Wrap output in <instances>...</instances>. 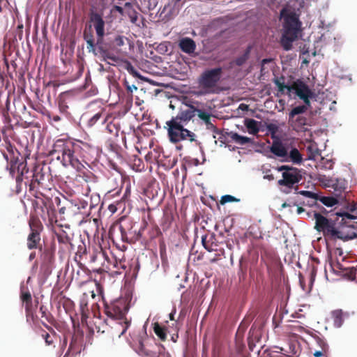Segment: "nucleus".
I'll return each mask as SVG.
<instances>
[{
  "instance_id": "f257e3e1",
  "label": "nucleus",
  "mask_w": 357,
  "mask_h": 357,
  "mask_svg": "<svg viewBox=\"0 0 357 357\" xmlns=\"http://www.w3.org/2000/svg\"><path fill=\"white\" fill-rule=\"evenodd\" d=\"M92 147L81 140L67 138L59 139L54 142L49 155L60 161L63 166H71L78 172V176L85 182L93 181V174L82 163L87 159Z\"/></svg>"
},
{
  "instance_id": "f03ea898",
  "label": "nucleus",
  "mask_w": 357,
  "mask_h": 357,
  "mask_svg": "<svg viewBox=\"0 0 357 357\" xmlns=\"http://www.w3.org/2000/svg\"><path fill=\"white\" fill-rule=\"evenodd\" d=\"M337 218L335 220L328 219L319 213L314 212L315 229L318 231H322L324 236L330 240L341 239L344 234L343 225L345 220H356L357 216L347 212L337 213Z\"/></svg>"
},
{
  "instance_id": "7ed1b4c3",
  "label": "nucleus",
  "mask_w": 357,
  "mask_h": 357,
  "mask_svg": "<svg viewBox=\"0 0 357 357\" xmlns=\"http://www.w3.org/2000/svg\"><path fill=\"white\" fill-rule=\"evenodd\" d=\"M33 195L36 197L31 202L36 214L33 216L40 217L43 220L48 219L51 225L57 224L58 220L55 205L61 206V199L59 197H55L53 199L45 196L43 193L37 192Z\"/></svg>"
},
{
  "instance_id": "20e7f679",
  "label": "nucleus",
  "mask_w": 357,
  "mask_h": 357,
  "mask_svg": "<svg viewBox=\"0 0 357 357\" xmlns=\"http://www.w3.org/2000/svg\"><path fill=\"white\" fill-rule=\"evenodd\" d=\"M302 23L295 13H290L284 17L283 29L280 44L284 50L292 48V43L298 38L302 31Z\"/></svg>"
},
{
  "instance_id": "39448f33",
  "label": "nucleus",
  "mask_w": 357,
  "mask_h": 357,
  "mask_svg": "<svg viewBox=\"0 0 357 357\" xmlns=\"http://www.w3.org/2000/svg\"><path fill=\"white\" fill-rule=\"evenodd\" d=\"M166 125L168 137L172 143L176 144L184 140H188L190 142L196 141V135L185 128V124L171 119L166 122Z\"/></svg>"
},
{
  "instance_id": "423d86ee",
  "label": "nucleus",
  "mask_w": 357,
  "mask_h": 357,
  "mask_svg": "<svg viewBox=\"0 0 357 357\" xmlns=\"http://www.w3.org/2000/svg\"><path fill=\"white\" fill-rule=\"evenodd\" d=\"M222 73V68H215L206 70L199 78V85L204 90L205 93H213L215 92L218 82Z\"/></svg>"
},
{
  "instance_id": "0eeeda50",
  "label": "nucleus",
  "mask_w": 357,
  "mask_h": 357,
  "mask_svg": "<svg viewBox=\"0 0 357 357\" xmlns=\"http://www.w3.org/2000/svg\"><path fill=\"white\" fill-rule=\"evenodd\" d=\"M277 170L282 172V178L278 182L280 186L293 188L303 179V169L289 165H282L278 167Z\"/></svg>"
},
{
  "instance_id": "6e6552de",
  "label": "nucleus",
  "mask_w": 357,
  "mask_h": 357,
  "mask_svg": "<svg viewBox=\"0 0 357 357\" xmlns=\"http://www.w3.org/2000/svg\"><path fill=\"white\" fill-rule=\"evenodd\" d=\"M30 233L27 236L26 245L29 250H42L40 234L43 230V226L39 218L31 216L29 220Z\"/></svg>"
},
{
  "instance_id": "1a4fd4ad",
  "label": "nucleus",
  "mask_w": 357,
  "mask_h": 357,
  "mask_svg": "<svg viewBox=\"0 0 357 357\" xmlns=\"http://www.w3.org/2000/svg\"><path fill=\"white\" fill-rule=\"evenodd\" d=\"M128 310V305L124 298H119L110 303H105V313L113 319H123Z\"/></svg>"
},
{
  "instance_id": "9d476101",
  "label": "nucleus",
  "mask_w": 357,
  "mask_h": 357,
  "mask_svg": "<svg viewBox=\"0 0 357 357\" xmlns=\"http://www.w3.org/2000/svg\"><path fill=\"white\" fill-rule=\"evenodd\" d=\"M89 113H93L91 116L88 120V126L90 127L96 125L98 121H100L102 124L105 123L109 118V114L107 111L106 107L102 106L99 102H93L89 106Z\"/></svg>"
},
{
  "instance_id": "9b49d317",
  "label": "nucleus",
  "mask_w": 357,
  "mask_h": 357,
  "mask_svg": "<svg viewBox=\"0 0 357 357\" xmlns=\"http://www.w3.org/2000/svg\"><path fill=\"white\" fill-rule=\"evenodd\" d=\"M133 227L134 225L131 221L124 222L119 225L121 238L123 242L131 243L140 238V232L137 233L136 230H133Z\"/></svg>"
},
{
  "instance_id": "f8f14e48",
  "label": "nucleus",
  "mask_w": 357,
  "mask_h": 357,
  "mask_svg": "<svg viewBox=\"0 0 357 357\" xmlns=\"http://www.w3.org/2000/svg\"><path fill=\"white\" fill-rule=\"evenodd\" d=\"M185 108L180 109L178 114L172 119L179 123L187 125L193 118L197 115L199 107L192 104H185Z\"/></svg>"
},
{
  "instance_id": "ddd939ff",
  "label": "nucleus",
  "mask_w": 357,
  "mask_h": 357,
  "mask_svg": "<svg viewBox=\"0 0 357 357\" xmlns=\"http://www.w3.org/2000/svg\"><path fill=\"white\" fill-rule=\"evenodd\" d=\"M49 175H47L43 172V168L40 167H35L33 169V174L32 176V180L29 184V191H34L38 188H45V181L48 179Z\"/></svg>"
},
{
  "instance_id": "4468645a",
  "label": "nucleus",
  "mask_w": 357,
  "mask_h": 357,
  "mask_svg": "<svg viewBox=\"0 0 357 357\" xmlns=\"http://www.w3.org/2000/svg\"><path fill=\"white\" fill-rule=\"evenodd\" d=\"M314 345L312 348L314 349L312 353L314 357H328L329 355V346L327 342L319 336L314 337Z\"/></svg>"
},
{
  "instance_id": "2eb2a0df",
  "label": "nucleus",
  "mask_w": 357,
  "mask_h": 357,
  "mask_svg": "<svg viewBox=\"0 0 357 357\" xmlns=\"http://www.w3.org/2000/svg\"><path fill=\"white\" fill-rule=\"evenodd\" d=\"M41 268H45L46 271H49L55 260V247L51 246L50 248H45L43 252L41 255Z\"/></svg>"
},
{
  "instance_id": "dca6fc26",
  "label": "nucleus",
  "mask_w": 357,
  "mask_h": 357,
  "mask_svg": "<svg viewBox=\"0 0 357 357\" xmlns=\"http://www.w3.org/2000/svg\"><path fill=\"white\" fill-rule=\"evenodd\" d=\"M89 19L95 29L97 36H105V22L102 15L97 12H91Z\"/></svg>"
},
{
  "instance_id": "f3484780",
  "label": "nucleus",
  "mask_w": 357,
  "mask_h": 357,
  "mask_svg": "<svg viewBox=\"0 0 357 357\" xmlns=\"http://www.w3.org/2000/svg\"><path fill=\"white\" fill-rule=\"evenodd\" d=\"M291 89L300 99L305 98L306 96L314 95L309 86L301 79L294 82Z\"/></svg>"
},
{
  "instance_id": "a211bd4d",
  "label": "nucleus",
  "mask_w": 357,
  "mask_h": 357,
  "mask_svg": "<svg viewBox=\"0 0 357 357\" xmlns=\"http://www.w3.org/2000/svg\"><path fill=\"white\" fill-rule=\"evenodd\" d=\"M82 342L79 337L73 335L68 349L63 357H74L81 352Z\"/></svg>"
},
{
  "instance_id": "6ab92c4d",
  "label": "nucleus",
  "mask_w": 357,
  "mask_h": 357,
  "mask_svg": "<svg viewBox=\"0 0 357 357\" xmlns=\"http://www.w3.org/2000/svg\"><path fill=\"white\" fill-rule=\"evenodd\" d=\"M197 116L204 123L208 130L218 133V129L211 121L212 114L209 112L199 108Z\"/></svg>"
},
{
  "instance_id": "aec40b11",
  "label": "nucleus",
  "mask_w": 357,
  "mask_h": 357,
  "mask_svg": "<svg viewBox=\"0 0 357 357\" xmlns=\"http://www.w3.org/2000/svg\"><path fill=\"white\" fill-rule=\"evenodd\" d=\"M355 220H356L355 222L356 223V227L354 225H348L347 220H345L342 231L344 232V234H342L340 240L347 241L354 238H357V219H356Z\"/></svg>"
},
{
  "instance_id": "412c9836",
  "label": "nucleus",
  "mask_w": 357,
  "mask_h": 357,
  "mask_svg": "<svg viewBox=\"0 0 357 357\" xmlns=\"http://www.w3.org/2000/svg\"><path fill=\"white\" fill-rule=\"evenodd\" d=\"M178 47L182 52L191 54L195 52L196 49L195 42L190 38H183L179 40Z\"/></svg>"
},
{
  "instance_id": "4be33fe9",
  "label": "nucleus",
  "mask_w": 357,
  "mask_h": 357,
  "mask_svg": "<svg viewBox=\"0 0 357 357\" xmlns=\"http://www.w3.org/2000/svg\"><path fill=\"white\" fill-rule=\"evenodd\" d=\"M270 151L278 157L284 158L287 156V149L278 139L273 140Z\"/></svg>"
},
{
  "instance_id": "5701e85b",
  "label": "nucleus",
  "mask_w": 357,
  "mask_h": 357,
  "mask_svg": "<svg viewBox=\"0 0 357 357\" xmlns=\"http://www.w3.org/2000/svg\"><path fill=\"white\" fill-rule=\"evenodd\" d=\"M58 242L60 244L69 245L71 250L74 249V245L72 243V234H69L67 231L61 229L59 231L55 232Z\"/></svg>"
},
{
  "instance_id": "b1692460",
  "label": "nucleus",
  "mask_w": 357,
  "mask_h": 357,
  "mask_svg": "<svg viewBox=\"0 0 357 357\" xmlns=\"http://www.w3.org/2000/svg\"><path fill=\"white\" fill-rule=\"evenodd\" d=\"M202 242L204 248L208 252L217 250V247L218 245L214 234H211L209 236L206 235L202 236Z\"/></svg>"
},
{
  "instance_id": "393cba45",
  "label": "nucleus",
  "mask_w": 357,
  "mask_h": 357,
  "mask_svg": "<svg viewBox=\"0 0 357 357\" xmlns=\"http://www.w3.org/2000/svg\"><path fill=\"white\" fill-rule=\"evenodd\" d=\"M104 261L102 263V266L93 271L94 273L102 274L103 273H112V263L113 259L111 260L106 255V259H102Z\"/></svg>"
},
{
  "instance_id": "a878e982",
  "label": "nucleus",
  "mask_w": 357,
  "mask_h": 357,
  "mask_svg": "<svg viewBox=\"0 0 357 357\" xmlns=\"http://www.w3.org/2000/svg\"><path fill=\"white\" fill-rule=\"evenodd\" d=\"M126 268V261L125 259H119L116 257L113 259V263H112V273H111L112 275H119L121 274V270H125Z\"/></svg>"
},
{
  "instance_id": "bb28decb",
  "label": "nucleus",
  "mask_w": 357,
  "mask_h": 357,
  "mask_svg": "<svg viewBox=\"0 0 357 357\" xmlns=\"http://www.w3.org/2000/svg\"><path fill=\"white\" fill-rule=\"evenodd\" d=\"M284 77L282 76L280 78H276L274 79V83L278 88V91L280 92L282 94L288 93L289 94L292 89H291V85L289 86L285 84L284 83Z\"/></svg>"
},
{
  "instance_id": "cd10ccee",
  "label": "nucleus",
  "mask_w": 357,
  "mask_h": 357,
  "mask_svg": "<svg viewBox=\"0 0 357 357\" xmlns=\"http://www.w3.org/2000/svg\"><path fill=\"white\" fill-rule=\"evenodd\" d=\"M332 319L333 320V325L340 328L344 322V317L347 315L342 310H336L332 312Z\"/></svg>"
},
{
  "instance_id": "c85d7f7f",
  "label": "nucleus",
  "mask_w": 357,
  "mask_h": 357,
  "mask_svg": "<svg viewBox=\"0 0 357 357\" xmlns=\"http://www.w3.org/2000/svg\"><path fill=\"white\" fill-rule=\"evenodd\" d=\"M287 157L293 164L301 165L303 162V156L296 148L291 149Z\"/></svg>"
},
{
  "instance_id": "c756f323",
  "label": "nucleus",
  "mask_w": 357,
  "mask_h": 357,
  "mask_svg": "<svg viewBox=\"0 0 357 357\" xmlns=\"http://www.w3.org/2000/svg\"><path fill=\"white\" fill-rule=\"evenodd\" d=\"M84 39L86 43L89 52H92L93 54H96V45L93 33L91 31L88 32L85 29L84 31Z\"/></svg>"
},
{
  "instance_id": "7c9ffc66",
  "label": "nucleus",
  "mask_w": 357,
  "mask_h": 357,
  "mask_svg": "<svg viewBox=\"0 0 357 357\" xmlns=\"http://www.w3.org/2000/svg\"><path fill=\"white\" fill-rule=\"evenodd\" d=\"M259 123L253 119H247L245 120L244 124L250 134L256 135L259 132Z\"/></svg>"
},
{
  "instance_id": "2f4dec72",
  "label": "nucleus",
  "mask_w": 357,
  "mask_h": 357,
  "mask_svg": "<svg viewBox=\"0 0 357 357\" xmlns=\"http://www.w3.org/2000/svg\"><path fill=\"white\" fill-rule=\"evenodd\" d=\"M228 135L234 142L239 145H245L252 142L251 138L241 136L236 132H231L228 134Z\"/></svg>"
},
{
  "instance_id": "473e14b6",
  "label": "nucleus",
  "mask_w": 357,
  "mask_h": 357,
  "mask_svg": "<svg viewBox=\"0 0 357 357\" xmlns=\"http://www.w3.org/2000/svg\"><path fill=\"white\" fill-rule=\"evenodd\" d=\"M84 205L82 206L79 204L68 201V218L75 216L77 214L81 213V209L84 208Z\"/></svg>"
},
{
  "instance_id": "72a5a7b5",
  "label": "nucleus",
  "mask_w": 357,
  "mask_h": 357,
  "mask_svg": "<svg viewBox=\"0 0 357 357\" xmlns=\"http://www.w3.org/2000/svg\"><path fill=\"white\" fill-rule=\"evenodd\" d=\"M277 351L275 352L277 353H281L286 356L287 357H298V349H296L295 345L294 344H289V349L291 350L290 351H287L282 347H276Z\"/></svg>"
},
{
  "instance_id": "f704fd0d",
  "label": "nucleus",
  "mask_w": 357,
  "mask_h": 357,
  "mask_svg": "<svg viewBox=\"0 0 357 357\" xmlns=\"http://www.w3.org/2000/svg\"><path fill=\"white\" fill-rule=\"evenodd\" d=\"M149 341V340L147 338L144 339V340H139L138 349H139V353L142 355H144V356H147L152 355L153 351L149 348H148Z\"/></svg>"
},
{
  "instance_id": "c9c22d12",
  "label": "nucleus",
  "mask_w": 357,
  "mask_h": 357,
  "mask_svg": "<svg viewBox=\"0 0 357 357\" xmlns=\"http://www.w3.org/2000/svg\"><path fill=\"white\" fill-rule=\"evenodd\" d=\"M153 331L155 335L162 341L167 338V329L165 327L161 326L158 323L153 324Z\"/></svg>"
},
{
  "instance_id": "e433bc0d",
  "label": "nucleus",
  "mask_w": 357,
  "mask_h": 357,
  "mask_svg": "<svg viewBox=\"0 0 357 357\" xmlns=\"http://www.w3.org/2000/svg\"><path fill=\"white\" fill-rule=\"evenodd\" d=\"M251 49V46H248L245 50L244 53L236 59L234 62L236 66H241L246 62V61L249 59Z\"/></svg>"
},
{
  "instance_id": "4c0bfd02",
  "label": "nucleus",
  "mask_w": 357,
  "mask_h": 357,
  "mask_svg": "<svg viewBox=\"0 0 357 357\" xmlns=\"http://www.w3.org/2000/svg\"><path fill=\"white\" fill-rule=\"evenodd\" d=\"M307 110V107L305 105H299V106H297V107L293 108L291 109V111L290 112L289 115V122L290 121H293L294 117L296 115H298V114H303Z\"/></svg>"
},
{
  "instance_id": "58836bf2",
  "label": "nucleus",
  "mask_w": 357,
  "mask_h": 357,
  "mask_svg": "<svg viewBox=\"0 0 357 357\" xmlns=\"http://www.w3.org/2000/svg\"><path fill=\"white\" fill-rule=\"evenodd\" d=\"M318 200H319L322 204L328 207L333 206L338 203V199L336 197H333L319 196Z\"/></svg>"
},
{
  "instance_id": "ea45409f",
  "label": "nucleus",
  "mask_w": 357,
  "mask_h": 357,
  "mask_svg": "<svg viewBox=\"0 0 357 357\" xmlns=\"http://www.w3.org/2000/svg\"><path fill=\"white\" fill-rule=\"evenodd\" d=\"M104 36H97V40L96 43H95L96 49L97 48L99 52H104L105 50L108 48L104 42Z\"/></svg>"
},
{
  "instance_id": "a19ab883",
  "label": "nucleus",
  "mask_w": 357,
  "mask_h": 357,
  "mask_svg": "<svg viewBox=\"0 0 357 357\" xmlns=\"http://www.w3.org/2000/svg\"><path fill=\"white\" fill-rule=\"evenodd\" d=\"M357 273V268L352 266L344 269V275L350 280H354L356 278Z\"/></svg>"
},
{
  "instance_id": "79ce46f5",
  "label": "nucleus",
  "mask_w": 357,
  "mask_h": 357,
  "mask_svg": "<svg viewBox=\"0 0 357 357\" xmlns=\"http://www.w3.org/2000/svg\"><path fill=\"white\" fill-rule=\"evenodd\" d=\"M17 172L20 174V176H17V181L23 179L24 174L28 172V169L26 168V163L22 162L18 164L17 167Z\"/></svg>"
},
{
  "instance_id": "37998d69",
  "label": "nucleus",
  "mask_w": 357,
  "mask_h": 357,
  "mask_svg": "<svg viewBox=\"0 0 357 357\" xmlns=\"http://www.w3.org/2000/svg\"><path fill=\"white\" fill-rule=\"evenodd\" d=\"M333 162L332 160L326 159L324 158H321V160L319 162V166L321 169H331L333 167Z\"/></svg>"
},
{
  "instance_id": "c03bdc74",
  "label": "nucleus",
  "mask_w": 357,
  "mask_h": 357,
  "mask_svg": "<svg viewBox=\"0 0 357 357\" xmlns=\"http://www.w3.org/2000/svg\"><path fill=\"white\" fill-rule=\"evenodd\" d=\"M102 259H106V253L102 250L98 252H93L91 255V262H96L97 260H102Z\"/></svg>"
},
{
  "instance_id": "a18cd8bd",
  "label": "nucleus",
  "mask_w": 357,
  "mask_h": 357,
  "mask_svg": "<svg viewBox=\"0 0 357 357\" xmlns=\"http://www.w3.org/2000/svg\"><path fill=\"white\" fill-rule=\"evenodd\" d=\"M68 200L66 199L63 204L59 208V213L61 215V219H65V215L68 218Z\"/></svg>"
},
{
  "instance_id": "49530a36",
  "label": "nucleus",
  "mask_w": 357,
  "mask_h": 357,
  "mask_svg": "<svg viewBox=\"0 0 357 357\" xmlns=\"http://www.w3.org/2000/svg\"><path fill=\"white\" fill-rule=\"evenodd\" d=\"M43 338L45 341V344L48 346L52 345L54 342V340L56 339L55 334L54 335H50L47 332H44L43 334H42Z\"/></svg>"
},
{
  "instance_id": "de8ad7c7",
  "label": "nucleus",
  "mask_w": 357,
  "mask_h": 357,
  "mask_svg": "<svg viewBox=\"0 0 357 357\" xmlns=\"http://www.w3.org/2000/svg\"><path fill=\"white\" fill-rule=\"evenodd\" d=\"M334 190H335V195L337 197H343L342 196V193L345 190L344 183H340V186L338 183L333 185Z\"/></svg>"
},
{
  "instance_id": "09e8293b",
  "label": "nucleus",
  "mask_w": 357,
  "mask_h": 357,
  "mask_svg": "<svg viewBox=\"0 0 357 357\" xmlns=\"http://www.w3.org/2000/svg\"><path fill=\"white\" fill-rule=\"evenodd\" d=\"M128 16L129 17L130 22L132 23H137L138 20V13L136 11L135 8L128 10Z\"/></svg>"
},
{
  "instance_id": "8fccbe9b",
  "label": "nucleus",
  "mask_w": 357,
  "mask_h": 357,
  "mask_svg": "<svg viewBox=\"0 0 357 357\" xmlns=\"http://www.w3.org/2000/svg\"><path fill=\"white\" fill-rule=\"evenodd\" d=\"M40 312L41 313L42 318H44L47 321L51 322L52 317V315L47 311L46 307L44 305H41L40 307Z\"/></svg>"
},
{
  "instance_id": "3c124183",
  "label": "nucleus",
  "mask_w": 357,
  "mask_h": 357,
  "mask_svg": "<svg viewBox=\"0 0 357 357\" xmlns=\"http://www.w3.org/2000/svg\"><path fill=\"white\" fill-rule=\"evenodd\" d=\"M298 194L302 195L306 197L311 198L314 201H317L319 198V195L311 191L301 190L298 192Z\"/></svg>"
},
{
  "instance_id": "603ef678",
  "label": "nucleus",
  "mask_w": 357,
  "mask_h": 357,
  "mask_svg": "<svg viewBox=\"0 0 357 357\" xmlns=\"http://www.w3.org/2000/svg\"><path fill=\"white\" fill-rule=\"evenodd\" d=\"M238 200L239 199H236L235 197H234L232 195H223L221 197L220 204L223 205L228 202H238Z\"/></svg>"
},
{
  "instance_id": "864d4df0",
  "label": "nucleus",
  "mask_w": 357,
  "mask_h": 357,
  "mask_svg": "<svg viewBox=\"0 0 357 357\" xmlns=\"http://www.w3.org/2000/svg\"><path fill=\"white\" fill-rule=\"evenodd\" d=\"M125 40L128 38L123 36H117L113 40L114 45L116 47H121L125 45Z\"/></svg>"
},
{
  "instance_id": "5fc2aeb1",
  "label": "nucleus",
  "mask_w": 357,
  "mask_h": 357,
  "mask_svg": "<svg viewBox=\"0 0 357 357\" xmlns=\"http://www.w3.org/2000/svg\"><path fill=\"white\" fill-rule=\"evenodd\" d=\"M86 254V245L83 242H82V244L79 245L77 247L76 255L78 256L79 258H82Z\"/></svg>"
},
{
  "instance_id": "6e6d98bb",
  "label": "nucleus",
  "mask_w": 357,
  "mask_h": 357,
  "mask_svg": "<svg viewBox=\"0 0 357 357\" xmlns=\"http://www.w3.org/2000/svg\"><path fill=\"white\" fill-rule=\"evenodd\" d=\"M20 298L23 303L29 302L32 301L31 295L29 291H22Z\"/></svg>"
},
{
  "instance_id": "4d7b16f0",
  "label": "nucleus",
  "mask_w": 357,
  "mask_h": 357,
  "mask_svg": "<svg viewBox=\"0 0 357 357\" xmlns=\"http://www.w3.org/2000/svg\"><path fill=\"white\" fill-rule=\"evenodd\" d=\"M25 305V311L27 317H30L33 315V303L32 301L29 302L24 303Z\"/></svg>"
},
{
  "instance_id": "13d9d810",
  "label": "nucleus",
  "mask_w": 357,
  "mask_h": 357,
  "mask_svg": "<svg viewBox=\"0 0 357 357\" xmlns=\"http://www.w3.org/2000/svg\"><path fill=\"white\" fill-rule=\"evenodd\" d=\"M306 118L303 116H298L295 120L294 119V121L291 122L299 127H302L306 124Z\"/></svg>"
},
{
  "instance_id": "bf43d9fd",
  "label": "nucleus",
  "mask_w": 357,
  "mask_h": 357,
  "mask_svg": "<svg viewBox=\"0 0 357 357\" xmlns=\"http://www.w3.org/2000/svg\"><path fill=\"white\" fill-rule=\"evenodd\" d=\"M99 53L105 59H109L114 61H115L116 60V58L109 52L108 48L105 49L104 52H99Z\"/></svg>"
},
{
  "instance_id": "052dcab7",
  "label": "nucleus",
  "mask_w": 357,
  "mask_h": 357,
  "mask_svg": "<svg viewBox=\"0 0 357 357\" xmlns=\"http://www.w3.org/2000/svg\"><path fill=\"white\" fill-rule=\"evenodd\" d=\"M314 96V95H309V96H305V98H301V100H302L304 102V103H305L304 105L307 106V108L309 107H310V99L313 98Z\"/></svg>"
},
{
  "instance_id": "680f3d73",
  "label": "nucleus",
  "mask_w": 357,
  "mask_h": 357,
  "mask_svg": "<svg viewBox=\"0 0 357 357\" xmlns=\"http://www.w3.org/2000/svg\"><path fill=\"white\" fill-rule=\"evenodd\" d=\"M88 311L86 310H81V321L82 324L86 322V319L88 318Z\"/></svg>"
},
{
  "instance_id": "e2e57ef3",
  "label": "nucleus",
  "mask_w": 357,
  "mask_h": 357,
  "mask_svg": "<svg viewBox=\"0 0 357 357\" xmlns=\"http://www.w3.org/2000/svg\"><path fill=\"white\" fill-rule=\"evenodd\" d=\"M126 320L124 321V326H123V328L122 330V332L119 335V337H120L121 335L124 334L125 332L126 331V330L128 329V328L130 326V321H128L126 319H125Z\"/></svg>"
},
{
  "instance_id": "0e129e2a",
  "label": "nucleus",
  "mask_w": 357,
  "mask_h": 357,
  "mask_svg": "<svg viewBox=\"0 0 357 357\" xmlns=\"http://www.w3.org/2000/svg\"><path fill=\"white\" fill-rule=\"evenodd\" d=\"M317 271V268L314 265L311 266L310 275L312 280H314Z\"/></svg>"
},
{
  "instance_id": "69168bd1",
  "label": "nucleus",
  "mask_w": 357,
  "mask_h": 357,
  "mask_svg": "<svg viewBox=\"0 0 357 357\" xmlns=\"http://www.w3.org/2000/svg\"><path fill=\"white\" fill-rule=\"evenodd\" d=\"M80 310H84L89 311L88 307H87V303L84 299L82 300L80 302Z\"/></svg>"
},
{
  "instance_id": "338daca9",
  "label": "nucleus",
  "mask_w": 357,
  "mask_h": 357,
  "mask_svg": "<svg viewBox=\"0 0 357 357\" xmlns=\"http://www.w3.org/2000/svg\"><path fill=\"white\" fill-rule=\"evenodd\" d=\"M271 61H272L271 59H262V61L261 62V70L262 71L264 70V65L266 63H270Z\"/></svg>"
},
{
  "instance_id": "774afa93",
  "label": "nucleus",
  "mask_w": 357,
  "mask_h": 357,
  "mask_svg": "<svg viewBox=\"0 0 357 357\" xmlns=\"http://www.w3.org/2000/svg\"><path fill=\"white\" fill-rule=\"evenodd\" d=\"M114 10H115L116 11H117L119 14H121V15H123V13H124V10H123V8L122 7H121V6H114Z\"/></svg>"
}]
</instances>
